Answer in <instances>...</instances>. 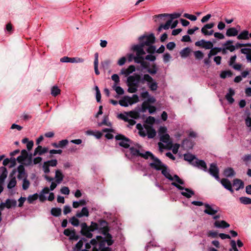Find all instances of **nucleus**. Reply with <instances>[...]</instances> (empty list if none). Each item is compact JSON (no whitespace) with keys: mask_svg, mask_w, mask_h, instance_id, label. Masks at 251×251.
Listing matches in <instances>:
<instances>
[{"mask_svg":"<svg viewBox=\"0 0 251 251\" xmlns=\"http://www.w3.org/2000/svg\"><path fill=\"white\" fill-rule=\"evenodd\" d=\"M249 38V32L247 30L242 31L238 36L237 39L239 40H246Z\"/></svg>","mask_w":251,"mask_h":251,"instance_id":"nucleus-31","label":"nucleus"},{"mask_svg":"<svg viewBox=\"0 0 251 251\" xmlns=\"http://www.w3.org/2000/svg\"><path fill=\"white\" fill-rule=\"evenodd\" d=\"M120 117H121V118L122 119H123L125 121L128 122L130 125L133 126L134 124H135V123H136V122L135 121V120H132V119H128L127 118H126L124 115H123L122 114H121L120 115Z\"/></svg>","mask_w":251,"mask_h":251,"instance_id":"nucleus-45","label":"nucleus"},{"mask_svg":"<svg viewBox=\"0 0 251 251\" xmlns=\"http://www.w3.org/2000/svg\"><path fill=\"white\" fill-rule=\"evenodd\" d=\"M98 57H99V54L98 52H96L95 54L94 70H95V74L97 75H99L100 74V72L98 70V64H99Z\"/></svg>","mask_w":251,"mask_h":251,"instance_id":"nucleus-29","label":"nucleus"},{"mask_svg":"<svg viewBox=\"0 0 251 251\" xmlns=\"http://www.w3.org/2000/svg\"><path fill=\"white\" fill-rule=\"evenodd\" d=\"M204 206L205 207V209H204V212L209 215H214L219 210V207L217 206L213 207V206L210 205L208 203H205Z\"/></svg>","mask_w":251,"mask_h":251,"instance_id":"nucleus-9","label":"nucleus"},{"mask_svg":"<svg viewBox=\"0 0 251 251\" xmlns=\"http://www.w3.org/2000/svg\"><path fill=\"white\" fill-rule=\"evenodd\" d=\"M60 93V90L59 88L56 86H53L51 90V94L54 96L56 97Z\"/></svg>","mask_w":251,"mask_h":251,"instance_id":"nucleus-41","label":"nucleus"},{"mask_svg":"<svg viewBox=\"0 0 251 251\" xmlns=\"http://www.w3.org/2000/svg\"><path fill=\"white\" fill-rule=\"evenodd\" d=\"M235 94V92L234 90H233L232 88H229L228 89V92L226 93V99L228 101V102L232 104L234 101V99L232 98L233 96H234Z\"/></svg>","mask_w":251,"mask_h":251,"instance_id":"nucleus-20","label":"nucleus"},{"mask_svg":"<svg viewBox=\"0 0 251 251\" xmlns=\"http://www.w3.org/2000/svg\"><path fill=\"white\" fill-rule=\"evenodd\" d=\"M115 139L119 141L118 145L125 149H128L132 143L130 139L122 134L116 135Z\"/></svg>","mask_w":251,"mask_h":251,"instance_id":"nucleus-4","label":"nucleus"},{"mask_svg":"<svg viewBox=\"0 0 251 251\" xmlns=\"http://www.w3.org/2000/svg\"><path fill=\"white\" fill-rule=\"evenodd\" d=\"M118 85H113L112 88L115 90L117 94L119 95H122L124 93V89L120 86H117Z\"/></svg>","mask_w":251,"mask_h":251,"instance_id":"nucleus-40","label":"nucleus"},{"mask_svg":"<svg viewBox=\"0 0 251 251\" xmlns=\"http://www.w3.org/2000/svg\"><path fill=\"white\" fill-rule=\"evenodd\" d=\"M160 140L161 141L164 143L169 144L171 143L170 136L167 133L161 135Z\"/></svg>","mask_w":251,"mask_h":251,"instance_id":"nucleus-34","label":"nucleus"},{"mask_svg":"<svg viewBox=\"0 0 251 251\" xmlns=\"http://www.w3.org/2000/svg\"><path fill=\"white\" fill-rule=\"evenodd\" d=\"M224 174L226 177H229L234 176L235 174V173L233 168L228 167L225 169L224 171Z\"/></svg>","mask_w":251,"mask_h":251,"instance_id":"nucleus-27","label":"nucleus"},{"mask_svg":"<svg viewBox=\"0 0 251 251\" xmlns=\"http://www.w3.org/2000/svg\"><path fill=\"white\" fill-rule=\"evenodd\" d=\"M17 184V181L15 177H12L9 181L7 184V188L9 189H12L14 188Z\"/></svg>","mask_w":251,"mask_h":251,"instance_id":"nucleus-39","label":"nucleus"},{"mask_svg":"<svg viewBox=\"0 0 251 251\" xmlns=\"http://www.w3.org/2000/svg\"><path fill=\"white\" fill-rule=\"evenodd\" d=\"M181 16V14L180 13H173V14H161V15H159V16H170L172 19H176V18H179L180 16Z\"/></svg>","mask_w":251,"mask_h":251,"instance_id":"nucleus-43","label":"nucleus"},{"mask_svg":"<svg viewBox=\"0 0 251 251\" xmlns=\"http://www.w3.org/2000/svg\"><path fill=\"white\" fill-rule=\"evenodd\" d=\"M16 204L17 202L15 200H11L9 199H7L5 202V207L8 209L16 206Z\"/></svg>","mask_w":251,"mask_h":251,"instance_id":"nucleus-28","label":"nucleus"},{"mask_svg":"<svg viewBox=\"0 0 251 251\" xmlns=\"http://www.w3.org/2000/svg\"><path fill=\"white\" fill-rule=\"evenodd\" d=\"M144 45L141 43H140L139 44L134 45L132 47V50L136 52L137 56L143 55L146 53L144 50Z\"/></svg>","mask_w":251,"mask_h":251,"instance_id":"nucleus-13","label":"nucleus"},{"mask_svg":"<svg viewBox=\"0 0 251 251\" xmlns=\"http://www.w3.org/2000/svg\"><path fill=\"white\" fill-rule=\"evenodd\" d=\"M233 186L235 187L236 191H238L240 189H242L244 187V184L242 180L236 178L233 180Z\"/></svg>","mask_w":251,"mask_h":251,"instance_id":"nucleus-23","label":"nucleus"},{"mask_svg":"<svg viewBox=\"0 0 251 251\" xmlns=\"http://www.w3.org/2000/svg\"><path fill=\"white\" fill-rule=\"evenodd\" d=\"M160 171H161V174L166 178L171 181L174 180V177L170 174V170L166 165H165Z\"/></svg>","mask_w":251,"mask_h":251,"instance_id":"nucleus-14","label":"nucleus"},{"mask_svg":"<svg viewBox=\"0 0 251 251\" xmlns=\"http://www.w3.org/2000/svg\"><path fill=\"white\" fill-rule=\"evenodd\" d=\"M129 149V153L127 151L125 152V155L127 158H138L140 157L143 147L139 144H134L131 145Z\"/></svg>","mask_w":251,"mask_h":251,"instance_id":"nucleus-3","label":"nucleus"},{"mask_svg":"<svg viewBox=\"0 0 251 251\" xmlns=\"http://www.w3.org/2000/svg\"><path fill=\"white\" fill-rule=\"evenodd\" d=\"M38 198V195L36 193L32 195H30L27 198V201L29 203H32L33 201L36 200Z\"/></svg>","mask_w":251,"mask_h":251,"instance_id":"nucleus-44","label":"nucleus"},{"mask_svg":"<svg viewBox=\"0 0 251 251\" xmlns=\"http://www.w3.org/2000/svg\"><path fill=\"white\" fill-rule=\"evenodd\" d=\"M221 183L226 189L229 190L231 193L234 192L231 182L228 179L226 178H223L221 180Z\"/></svg>","mask_w":251,"mask_h":251,"instance_id":"nucleus-15","label":"nucleus"},{"mask_svg":"<svg viewBox=\"0 0 251 251\" xmlns=\"http://www.w3.org/2000/svg\"><path fill=\"white\" fill-rule=\"evenodd\" d=\"M240 202L244 204H251V199L248 197H242L239 198Z\"/></svg>","mask_w":251,"mask_h":251,"instance_id":"nucleus-38","label":"nucleus"},{"mask_svg":"<svg viewBox=\"0 0 251 251\" xmlns=\"http://www.w3.org/2000/svg\"><path fill=\"white\" fill-rule=\"evenodd\" d=\"M108 117L105 116L102 120V121L100 123H98V126H101L103 125H105L107 126H111V124L110 123H107Z\"/></svg>","mask_w":251,"mask_h":251,"instance_id":"nucleus-49","label":"nucleus"},{"mask_svg":"<svg viewBox=\"0 0 251 251\" xmlns=\"http://www.w3.org/2000/svg\"><path fill=\"white\" fill-rule=\"evenodd\" d=\"M68 143L67 139L62 140L58 142V146L59 148H63L65 147Z\"/></svg>","mask_w":251,"mask_h":251,"instance_id":"nucleus-58","label":"nucleus"},{"mask_svg":"<svg viewBox=\"0 0 251 251\" xmlns=\"http://www.w3.org/2000/svg\"><path fill=\"white\" fill-rule=\"evenodd\" d=\"M157 68L155 64H154L153 65H152L151 69H149L148 70V72L151 75L155 74L157 73Z\"/></svg>","mask_w":251,"mask_h":251,"instance_id":"nucleus-52","label":"nucleus"},{"mask_svg":"<svg viewBox=\"0 0 251 251\" xmlns=\"http://www.w3.org/2000/svg\"><path fill=\"white\" fill-rule=\"evenodd\" d=\"M81 234L88 238L93 237L92 232L94 231H98V233L104 236L98 235L96 239H92L90 243H86V250L90 249L92 245L93 246V251H112L109 246L114 243V240L112 235L109 233V227L105 220H100L97 223L91 222L90 226L84 222L81 223Z\"/></svg>","mask_w":251,"mask_h":251,"instance_id":"nucleus-1","label":"nucleus"},{"mask_svg":"<svg viewBox=\"0 0 251 251\" xmlns=\"http://www.w3.org/2000/svg\"><path fill=\"white\" fill-rule=\"evenodd\" d=\"M233 43V41L232 40H228L223 44L226 54L227 53V50L230 52H233L235 50V47Z\"/></svg>","mask_w":251,"mask_h":251,"instance_id":"nucleus-10","label":"nucleus"},{"mask_svg":"<svg viewBox=\"0 0 251 251\" xmlns=\"http://www.w3.org/2000/svg\"><path fill=\"white\" fill-rule=\"evenodd\" d=\"M86 240L83 238L80 239L75 245V248L74 249L75 251H80L81 248L82 247L84 242Z\"/></svg>","mask_w":251,"mask_h":251,"instance_id":"nucleus-36","label":"nucleus"},{"mask_svg":"<svg viewBox=\"0 0 251 251\" xmlns=\"http://www.w3.org/2000/svg\"><path fill=\"white\" fill-rule=\"evenodd\" d=\"M140 43H141L144 46H150L154 43L155 41V37L153 34L148 36H143L139 39Z\"/></svg>","mask_w":251,"mask_h":251,"instance_id":"nucleus-5","label":"nucleus"},{"mask_svg":"<svg viewBox=\"0 0 251 251\" xmlns=\"http://www.w3.org/2000/svg\"><path fill=\"white\" fill-rule=\"evenodd\" d=\"M176 47V44L173 42H170L169 43H168L167 45H166V47L167 48V49L169 50H172L173 49H174Z\"/></svg>","mask_w":251,"mask_h":251,"instance_id":"nucleus-64","label":"nucleus"},{"mask_svg":"<svg viewBox=\"0 0 251 251\" xmlns=\"http://www.w3.org/2000/svg\"><path fill=\"white\" fill-rule=\"evenodd\" d=\"M64 234L69 237L70 240L77 241L79 239V236L76 234L75 229L67 228L64 230Z\"/></svg>","mask_w":251,"mask_h":251,"instance_id":"nucleus-8","label":"nucleus"},{"mask_svg":"<svg viewBox=\"0 0 251 251\" xmlns=\"http://www.w3.org/2000/svg\"><path fill=\"white\" fill-rule=\"evenodd\" d=\"M191 52V49L188 48L186 47L184 48L180 52L181 57L182 58H185L188 57L190 53Z\"/></svg>","mask_w":251,"mask_h":251,"instance_id":"nucleus-32","label":"nucleus"},{"mask_svg":"<svg viewBox=\"0 0 251 251\" xmlns=\"http://www.w3.org/2000/svg\"><path fill=\"white\" fill-rule=\"evenodd\" d=\"M69 222L71 223V224L75 226H78L79 224V220L75 217H73L70 219Z\"/></svg>","mask_w":251,"mask_h":251,"instance_id":"nucleus-47","label":"nucleus"},{"mask_svg":"<svg viewBox=\"0 0 251 251\" xmlns=\"http://www.w3.org/2000/svg\"><path fill=\"white\" fill-rule=\"evenodd\" d=\"M213 47V44L211 41H205L204 45L203 46V48L205 49H211Z\"/></svg>","mask_w":251,"mask_h":251,"instance_id":"nucleus-50","label":"nucleus"},{"mask_svg":"<svg viewBox=\"0 0 251 251\" xmlns=\"http://www.w3.org/2000/svg\"><path fill=\"white\" fill-rule=\"evenodd\" d=\"M234 46L235 50L237 49L243 47H246V46L251 47V43L241 44V43H237Z\"/></svg>","mask_w":251,"mask_h":251,"instance_id":"nucleus-55","label":"nucleus"},{"mask_svg":"<svg viewBox=\"0 0 251 251\" xmlns=\"http://www.w3.org/2000/svg\"><path fill=\"white\" fill-rule=\"evenodd\" d=\"M238 30L235 27H230L227 29L226 35L228 37L235 36L238 34Z\"/></svg>","mask_w":251,"mask_h":251,"instance_id":"nucleus-26","label":"nucleus"},{"mask_svg":"<svg viewBox=\"0 0 251 251\" xmlns=\"http://www.w3.org/2000/svg\"><path fill=\"white\" fill-rule=\"evenodd\" d=\"M148 46L149 47L147 50L148 53H153L156 51V48L155 46H152L151 45Z\"/></svg>","mask_w":251,"mask_h":251,"instance_id":"nucleus-63","label":"nucleus"},{"mask_svg":"<svg viewBox=\"0 0 251 251\" xmlns=\"http://www.w3.org/2000/svg\"><path fill=\"white\" fill-rule=\"evenodd\" d=\"M88 132L91 134L94 135L98 139L100 138L102 135V133L99 131H96L95 134H93V131H88Z\"/></svg>","mask_w":251,"mask_h":251,"instance_id":"nucleus-57","label":"nucleus"},{"mask_svg":"<svg viewBox=\"0 0 251 251\" xmlns=\"http://www.w3.org/2000/svg\"><path fill=\"white\" fill-rule=\"evenodd\" d=\"M129 87L127 91L130 93H134L137 92L138 86H128Z\"/></svg>","mask_w":251,"mask_h":251,"instance_id":"nucleus-62","label":"nucleus"},{"mask_svg":"<svg viewBox=\"0 0 251 251\" xmlns=\"http://www.w3.org/2000/svg\"><path fill=\"white\" fill-rule=\"evenodd\" d=\"M197 158L193 154L188 153L184 154V159L188 161L191 165H193V163L195 162V160Z\"/></svg>","mask_w":251,"mask_h":251,"instance_id":"nucleus-22","label":"nucleus"},{"mask_svg":"<svg viewBox=\"0 0 251 251\" xmlns=\"http://www.w3.org/2000/svg\"><path fill=\"white\" fill-rule=\"evenodd\" d=\"M7 176V171L5 167H0V184H2Z\"/></svg>","mask_w":251,"mask_h":251,"instance_id":"nucleus-18","label":"nucleus"},{"mask_svg":"<svg viewBox=\"0 0 251 251\" xmlns=\"http://www.w3.org/2000/svg\"><path fill=\"white\" fill-rule=\"evenodd\" d=\"M183 16L189 20H190L192 21H195L197 20V17L194 15H191L188 13H185L183 15Z\"/></svg>","mask_w":251,"mask_h":251,"instance_id":"nucleus-54","label":"nucleus"},{"mask_svg":"<svg viewBox=\"0 0 251 251\" xmlns=\"http://www.w3.org/2000/svg\"><path fill=\"white\" fill-rule=\"evenodd\" d=\"M152 160L153 162L150 163L149 166L151 168L156 171H160L165 165V164H163L161 160L156 156H154Z\"/></svg>","mask_w":251,"mask_h":251,"instance_id":"nucleus-7","label":"nucleus"},{"mask_svg":"<svg viewBox=\"0 0 251 251\" xmlns=\"http://www.w3.org/2000/svg\"><path fill=\"white\" fill-rule=\"evenodd\" d=\"M236 58H237L236 55L235 54L234 55L231 56L230 57L229 60L228 62L229 66H233V65L234 64V62L236 61Z\"/></svg>","mask_w":251,"mask_h":251,"instance_id":"nucleus-59","label":"nucleus"},{"mask_svg":"<svg viewBox=\"0 0 251 251\" xmlns=\"http://www.w3.org/2000/svg\"><path fill=\"white\" fill-rule=\"evenodd\" d=\"M60 192L63 194L69 195L70 193V190L68 187L64 186L61 189Z\"/></svg>","mask_w":251,"mask_h":251,"instance_id":"nucleus-61","label":"nucleus"},{"mask_svg":"<svg viewBox=\"0 0 251 251\" xmlns=\"http://www.w3.org/2000/svg\"><path fill=\"white\" fill-rule=\"evenodd\" d=\"M194 55L198 59H202L203 57V54L201 50L195 51L194 52Z\"/></svg>","mask_w":251,"mask_h":251,"instance_id":"nucleus-56","label":"nucleus"},{"mask_svg":"<svg viewBox=\"0 0 251 251\" xmlns=\"http://www.w3.org/2000/svg\"><path fill=\"white\" fill-rule=\"evenodd\" d=\"M55 177L56 178V181L58 183H60L63 179L64 176L59 170H57L55 171Z\"/></svg>","mask_w":251,"mask_h":251,"instance_id":"nucleus-33","label":"nucleus"},{"mask_svg":"<svg viewBox=\"0 0 251 251\" xmlns=\"http://www.w3.org/2000/svg\"><path fill=\"white\" fill-rule=\"evenodd\" d=\"M119 103L122 106L127 107L129 104L133 103V102L132 101V100L130 97H125L123 99L119 100Z\"/></svg>","mask_w":251,"mask_h":251,"instance_id":"nucleus-16","label":"nucleus"},{"mask_svg":"<svg viewBox=\"0 0 251 251\" xmlns=\"http://www.w3.org/2000/svg\"><path fill=\"white\" fill-rule=\"evenodd\" d=\"M145 82L147 83L151 91H155L157 89V83L148 74H145L141 78L139 74H135L128 76L127 79V86H138L139 83L144 84Z\"/></svg>","mask_w":251,"mask_h":251,"instance_id":"nucleus-2","label":"nucleus"},{"mask_svg":"<svg viewBox=\"0 0 251 251\" xmlns=\"http://www.w3.org/2000/svg\"><path fill=\"white\" fill-rule=\"evenodd\" d=\"M155 156L150 151H145L144 149H142L140 157L143 158L145 159H148L150 158L152 159Z\"/></svg>","mask_w":251,"mask_h":251,"instance_id":"nucleus-24","label":"nucleus"},{"mask_svg":"<svg viewBox=\"0 0 251 251\" xmlns=\"http://www.w3.org/2000/svg\"><path fill=\"white\" fill-rule=\"evenodd\" d=\"M46 164L50 167H55L57 164V161L56 159H52L50 160H48L45 162Z\"/></svg>","mask_w":251,"mask_h":251,"instance_id":"nucleus-48","label":"nucleus"},{"mask_svg":"<svg viewBox=\"0 0 251 251\" xmlns=\"http://www.w3.org/2000/svg\"><path fill=\"white\" fill-rule=\"evenodd\" d=\"M181 195L187 198H191L193 195H194V192L193 191L188 189V188H185L184 192H181Z\"/></svg>","mask_w":251,"mask_h":251,"instance_id":"nucleus-35","label":"nucleus"},{"mask_svg":"<svg viewBox=\"0 0 251 251\" xmlns=\"http://www.w3.org/2000/svg\"><path fill=\"white\" fill-rule=\"evenodd\" d=\"M48 151V148H43L41 146H38L34 150L33 156H35L37 154H38L40 155H41L44 153L47 152Z\"/></svg>","mask_w":251,"mask_h":251,"instance_id":"nucleus-21","label":"nucleus"},{"mask_svg":"<svg viewBox=\"0 0 251 251\" xmlns=\"http://www.w3.org/2000/svg\"><path fill=\"white\" fill-rule=\"evenodd\" d=\"M242 160L245 162L246 165H248L249 163L251 161V153L244 155L242 157Z\"/></svg>","mask_w":251,"mask_h":251,"instance_id":"nucleus-42","label":"nucleus"},{"mask_svg":"<svg viewBox=\"0 0 251 251\" xmlns=\"http://www.w3.org/2000/svg\"><path fill=\"white\" fill-rule=\"evenodd\" d=\"M111 79L114 81V85H118L120 82V78L118 75L114 74L111 76Z\"/></svg>","mask_w":251,"mask_h":251,"instance_id":"nucleus-51","label":"nucleus"},{"mask_svg":"<svg viewBox=\"0 0 251 251\" xmlns=\"http://www.w3.org/2000/svg\"><path fill=\"white\" fill-rule=\"evenodd\" d=\"M61 209L59 207L52 208L50 211L51 214L54 217H59L61 214Z\"/></svg>","mask_w":251,"mask_h":251,"instance_id":"nucleus-30","label":"nucleus"},{"mask_svg":"<svg viewBox=\"0 0 251 251\" xmlns=\"http://www.w3.org/2000/svg\"><path fill=\"white\" fill-rule=\"evenodd\" d=\"M209 174L213 176L216 180H219V169L216 163H211L210 165V168L207 171Z\"/></svg>","mask_w":251,"mask_h":251,"instance_id":"nucleus-6","label":"nucleus"},{"mask_svg":"<svg viewBox=\"0 0 251 251\" xmlns=\"http://www.w3.org/2000/svg\"><path fill=\"white\" fill-rule=\"evenodd\" d=\"M89 215V211L86 207H83L80 212H77L76 214V217L78 218H81L84 216L88 217Z\"/></svg>","mask_w":251,"mask_h":251,"instance_id":"nucleus-25","label":"nucleus"},{"mask_svg":"<svg viewBox=\"0 0 251 251\" xmlns=\"http://www.w3.org/2000/svg\"><path fill=\"white\" fill-rule=\"evenodd\" d=\"M214 26V24L213 23H211L209 24H207L205 25L203 27H202L201 29V31L202 34L204 35H211L213 34L214 31L213 30H211L210 31H208L207 29H211Z\"/></svg>","mask_w":251,"mask_h":251,"instance_id":"nucleus-11","label":"nucleus"},{"mask_svg":"<svg viewBox=\"0 0 251 251\" xmlns=\"http://www.w3.org/2000/svg\"><path fill=\"white\" fill-rule=\"evenodd\" d=\"M214 226L217 228H225L229 227L230 225L225 221H216L214 223Z\"/></svg>","mask_w":251,"mask_h":251,"instance_id":"nucleus-19","label":"nucleus"},{"mask_svg":"<svg viewBox=\"0 0 251 251\" xmlns=\"http://www.w3.org/2000/svg\"><path fill=\"white\" fill-rule=\"evenodd\" d=\"M30 182L28 180H27L26 176L24 178L22 187L23 189L25 190L27 189L29 186Z\"/></svg>","mask_w":251,"mask_h":251,"instance_id":"nucleus-46","label":"nucleus"},{"mask_svg":"<svg viewBox=\"0 0 251 251\" xmlns=\"http://www.w3.org/2000/svg\"><path fill=\"white\" fill-rule=\"evenodd\" d=\"M145 128L147 130L148 137L150 139L154 138L156 135L155 129L151 126H146Z\"/></svg>","mask_w":251,"mask_h":251,"instance_id":"nucleus-17","label":"nucleus"},{"mask_svg":"<svg viewBox=\"0 0 251 251\" xmlns=\"http://www.w3.org/2000/svg\"><path fill=\"white\" fill-rule=\"evenodd\" d=\"M150 105L148 102L144 101L142 104V111L143 112H145L146 110L149 109Z\"/></svg>","mask_w":251,"mask_h":251,"instance_id":"nucleus-53","label":"nucleus"},{"mask_svg":"<svg viewBox=\"0 0 251 251\" xmlns=\"http://www.w3.org/2000/svg\"><path fill=\"white\" fill-rule=\"evenodd\" d=\"M143 60H144V58L142 55L137 56L136 55V56L134 57V62L136 63L140 64Z\"/></svg>","mask_w":251,"mask_h":251,"instance_id":"nucleus-60","label":"nucleus"},{"mask_svg":"<svg viewBox=\"0 0 251 251\" xmlns=\"http://www.w3.org/2000/svg\"><path fill=\"white\" fill-rule=\"evenodd\" d=\"M232 75V73L231 71H223L220 74V77L222 78H226L227 77H231Z\"/></svg>","mask_w":251,"mask_h":251,"instance_id":"nucleus-37","label":"nucleus"},{"mask_svg":"<svg viewBox=\"0 0 251 251\" xmlns=\"http://www.w3.org/2000/svg\"><path fill=\"white\" fill-rule=\"evenodd\" d=\"M193 166L194 167H198L204 171V172L207 171V168L205 161L203 160H200L197 158L195 160V162L193 163Z\"/></svg>","mask_w":251,"mask_h":251,"instance_id":"nucleus-12","label":"nucleus"}]
</instances>
